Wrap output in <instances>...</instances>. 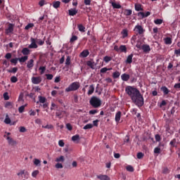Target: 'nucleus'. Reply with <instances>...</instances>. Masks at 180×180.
<instances>
[{"instance_id":"29","label":"nucleus","mask_w":180,"mask_h":180,"mask_svg":"<svg viewBox=\"0 0 180 180\" xmlns=\"http://www.w3.org/2000/svg\"><path fill=\"white\" fill-rule=\"evenodd\" d=\"M120 51H121V53H126L127 51V48H126V46L124 45H121L120 46Z\"/></svg>"},{"instance_id":"56","label":"nucleus","mask_w":180,"mask_h":180,"mask_svg":"<svg viewBox=\"0 0 180 180\" xmlns=\"http://www.w3.org/2000/svg\"><path fill=\"white\" fill-rule=\"evenodd\" d=\"M76 40H78V37L72 36L70 41V43H74V41H75Z\"/></svg>"},{"instance_id":"55","label":"nucleus","mask_w":180,"mask_h":180,"mask_svg":"<svg viewBox=\"0 0 180 180\" xmlns=\"http://www.w3.org/2000/svg\"><path fill=\"white\" fill-rule=\"evenodd\" d=\"M23 98H24L23 93H20V96L18 97L19 102H23Z\"/></svg>"},{"instance_id":"61","label":"nucleus","mask_w":180,"mask_h":180,"mask_svg":"<svg viewBox=\"0 0 180 180\" xmlns=\"http://www.w3.org/2000/svg\"><path fill=\"white\" fill-rule=\"evenodd\" d=\"M58 146H59L60 147H64V146H65L64 141H63V140H60V141H58Z\"/></svg>"},{"instance_id":"26","label":"nucleus","mask_w":180,"mask_h":180,"mask_svg":"<svg viewBox=\"0 0 180 180\" xmlns=\"http://www.w3.org/2000/svg\"><path fill=\"white\" fill-rule=\"evenodd\" d=\"M165 44H172V39L169 37H166L164 39Z\"/></svg>"},{"instance_id":"60","label":"nucleus","mask_w":180,"mask_h":180,"mask_svg":"<svg viewBox=\"0 0 180 180\" xmlns=\"http://www.w3.org/2000/svg\"><path fill=\"white\" fill-rule=\"evenodd\" d=\"M46 79H49V80H51V79H53V75H51V74H46Z\"/></svg>"},{"instance_id":"47","label":"nucleus","mask_w":180,"mask_h":180,"mask_svg":"<svg viewBox=\"0 0 180 180\" xmlns=\"http://www.w3.org/2000/svg\"><path fill=\"white\" fill-rule=\"evenodd\" d=\"M154 23L155 25H161L162 23V19H156L154 20Z\"/></svg>"},{"instance_id":"4","label":"nucleus","mask_w":180,"mask_h":180,"mask_svg":"<svg viewBox=\"0 0 180 180\" xmlns=\"http://www.w3.org/2000/svg\"><path fill=\"white\" fill-rule=\"evenodd\" d=\"M4 137H6L7 141H8V144L9 146H16V144H18V142L16 141H15L13 139H12V137L9 136H6V135H4Z\"/></svg>"},{"instance_id":"20","label":"nucleus","mask_w":180,"mask_h":180,"mask_svg":"<svg viewBox=\"0 0 180 180\" xmlns=\"http://www.w3.org/2000/svg\"><path fill=\"white\" fill-rule=\"evenodd\" d=\"M94 91H95V87L94 86V85L93 84L90 85V86L89 87L88 95H92Z\"/></svg>"},{"instance_id":"27","label":"nucleus","mask_w":180,"mask_h":180,"mask_svg":"<svg viewBox=\"0 0 180 180\" xmlns=\"http://www.w3.org/2000/svg\"><path fill=\"white\" fill-rule=\"evenodd\" d=\"M161 91H162L165 95H168L169 94V90L168 89V88H167V86H162L161 88Z\"/></svg>"},{"instance_id":"58","label":"nucleus","mask_w":180,"mask_h":180,"mask_svg":"<svg viewBox=\"0 0 180 180\" xmlns=\"http://www.w3.org/2000/svg\"><path fill=\"white\" fill-rule=\"evenodd\" d=\"M144 157V154H143V153L140 152V153H138L137 154V158L139 160H141V158Z\"/></svg>"},{"instance_id":"16","label":"nucleus","mask_w":180,"mask_h":180,"mask_svg":"<svg viewBox=\"0 0 180 180\" xmlns=\"http://www.w3.org/2000/svg\"><path fill=\"white\" fill-rule=\"evenodd\" d=\"M78 13V11L75 8H72L69 10V15L70 16H75Z\"/></svg>"},{"instance_id":"34","label":"nucleus","mask_w":180,"mask_h":180,"mask_svg":"<svg viewBox=\"0 0 180 180\" xmlns=\"http://www.w3.org/2000/svg\"><path fill=\"white\" fill-rule=\"evenodd\" d=\"M92 127H94V124H86L83 127V129H84V130H88L89 129H92Z\"/></svg>"},{"instance_id":"15","label":"nucleus","mask_w":180,"mask_h":180,"mask_svg":"<svg viewBox=\"0 0 180 180\" xmlns=\"http://www.w3.org/2000/svg\"><path fill=\"white\" fill-rule=\"evenodd\" d=\"M89 56V51L88 50H84L80 53V57H83V58H85L86 57H88Z\"/></svg>"},{"instance_id":"63","label":"nucleus","mask_w":180,"mask_h":180,"mask_svg":"<svg viewBox=\"0 0 180 180\" xmlns=\"http://www.w3.org/2000/svg\"><path fill=\"white\" fill-rule=\"evenodd\" d=\"M174 54H176V57H179V56H180V49H176L174 51Z\"/></svg>"},{"instance_id":"49","label":"nucleus","mask_w":180,"mask_h":180,"mask_svg":"<svg viewBox=\"0 0 180 180\" xmlns=\"http://www.w3.org/2000/svg\"><path fill=\"white\" fill-rule=\"evenodd\" d=\"M113 78H119L120 77V72H115L112 75Z\"/></svg>"},{"instance_id":"43","label":"nucleus","mask_w":180,"mask_h":180,"mask_svg":"<svg viewBox=\"0 0 180 180\" xmlns=\"http://www.w3.org/2000/svg\"><path fill=\"white\" fill-rule=\"evenodd\" d=\"M4 58L6 59V60H11V58H12V53H7Z\"/></svg>"},{"instance_id":"54","label":"nucleus","mask_w":180,"mask_h":180,"mask_svg":"<svg viewBox=\"0 0 180 180\" xmlns=\"http://www.w3.org/2000/svg\"><path fill=\"white\" fill-rule=\"evenodd\" d=\"M11 81L13 83L18 82V77H16L15 76H13V77H11Z\"/></svg>"},{"instance_id":"62","label":"nucleus","mask_w":180,"mask_h":180,"mask_svg":"<svg viewBox=\"0 0 180 180\" xmlns=\"http://www.w3.org/2000/svg\"><path fill=\"white\" fill-rule=\"evenodd\" d=\"M26 131V128L25 127H20V133H25Z\"/></svg>"},{"instance_id":"23","label":"nucleus","mask_w":180,"mask_h":180,"mask_svg":"<svg viewBox=\"0 0 180 180\" xmlns=\"http://www.w3.org/2000/svg\"><path fill=\"white\" fill-rule=\"evenodd\" d=\"M53 7L55 8V9H57L60 8V5H61V2L57 1H53Z\"/></svg>"},{"instance_id":"12","label":"nucleus","mask_w":180,"mask_h":180,"mask_svg":"<svg viewBox=\"0 0 180 180\" xmlns=\"http://www.w3.org/2000/svg\"><path fill=\"white\" fill-rule=\"evenodd\" d=\"M122 117V112L118 111L115 114V122L116 123H119L120 122V118Z\"/></svg>"},{"instance_id":"32","label":"nucleus","mask_w":180,"mask_h":180,"mask_svg":"<svg viewBox=\"0 0 180 180\" xmlns=\"http://www.w3.org/2000/svg\"><path fill=\"white\" fill-rule=\"evenodd\" d=\"M18 61H19V58H15L10 60L11 63L14 64V65L18 64Z\"/></svg>"},{"instance_id":"57","label":"nucleus","mask_w":180,"mask_h":180,"mask_svg":"<svg viewBox=\"0 0 180 180\" xmlns=\"http://www.w3.org/2000/svg\"><path fill=\"white\" fill-rule=\"evenodd\" d=\"M25 110V105H22L18 108L19 113H23Z\"/></svg>"},{"instance_id":"64","label":"nucleus","mask_w":180,"mask_h":180,"mask_svg":"<svg viewBox=\"0 0 180 180\" xmlns=\"http://www.w3.org/2000/svg\"><path fill=\"white\" fill-rule=\"evenodd\" d=\"M3 64H4V65H5L6 67H9V62H8V60H3Z\"/></svg>"},{"instance_id":"41","label":"nucleus","mask_w":180,"mask_h":180,"mask_svg":"<svg viewBox=\"0 0 180 180\" xmlns=\"http://www.w3.org/2000/svg\"><path fill=\"white\" fill-rule=\"evenodd\" d=\"M37 44H39V46H43L44 44V41L39 39H35Z\"/></svg>"},{"instance_id":"38","label":"nucleus","mask_w":180,"mask_h":180,"mask_svg":"<svg viewBox=\"0 0 180 180\" xmlns=\"http://www.w3.org/2000/svg\"><path fill=\"white\" fill-rule=\"evenodd\" d=\"M64 156L61 155L60 158H57L56 161V162H64Z\"/></svg>"},{"instance_id":"24","label":"nucleus","mask_w":180,"mask_h":180,"mask_svg":"<svg viewBox=\"0 0 180 180\" xmlns=\"http://www.w3.org/2000/svg\"><path fill=\"white\" fill-rule=\"evenodd\" d=\"M72 140L74 141V143H79V135L76 134L72 137Z\"/></svg>"},{"instance_id":"3","label":"nucleus","mask_w":180,"mask_h":180,"mask_svg":"<svg viewBox=\"0 0 180 180\" xmlns=\"http://www.w3.org/2000/svg\"><path fill=\"white\" fill-rule=\"evenodd\" d=\"M89 103L93 108H99L102 105V101L98 97L93 96L90 99Z\"/></svg>"},{"instance_id":"18","label":"nucleus","mask_w":180,"mask_h":180,"mask_svg":"<svg viewBox=\"0 0 180 180\" xmlns=\"http://www.w3.org/2000/svg\"><path fill=\"white\" fill-rule=\"evenodd\" d=\"M127 64H131L133 63V54H130L128 56L126 60Z\"/></svg>"},{"instance_id":"33","label":"nucleus","mask_w":180,"mask_h":180,"mask_svg":"<svg viewBox=\"0 0 180 180\" xmlns=\"http://www.w3.org/2000/svg\"><path fill=\"white\" fill-rule=\"evenodd\" d=\"M77 27L79 32H85V27L82 24H79L77 25Z\"/></svg>"},{"instance_id":"28","label":"nucleus","mask_w":180,"mask_h":180,"mask_svg":"<svg viewBox=\"0 0 180 180\" xmlns=\"http://www.w3.org/2000/svg\"><path fill=\"white\" fill-rule=\"evenodd\" d=\"M121 34H122V39H126V37H127V36H129L127 30H123L122 31Z\"/></svg>"},{"instance_id":"39","label":"nucleus","mask_w":180,"mask_h":180,"mask_svg":"<svg viewBox=\"0 0 180 180\" xmlns=\"http://www.w3.org/2000/svg\"><path fill=\"white\" fill-rule=\"evenodd\" d=\"M103 61H105V63H109V61H112V57H110V56H105L103 58Z\"/></svg>"},{"instance_id":"6","label":"nucleus","mask_w":180,"mask_h":180,"mask_svg":"<svg viewBox=\"0 0 180 180\" xmlns=\"http://www.w3.org/2000/svg\"><path fill=\"white\" fill-rule=\"evenodd\" d=\"M37 42L36 41V39L31 38V44L28 46V49H37Z\"/></svg>"},{"instance_id":"7","label":"nucleus","mask_w":180,"mask_h":180,"mask_svg":"<svg viewBox=\"0 0 180 180\" xmlns=\"http://www.w3.org/2000/svg\"><path fill=\"white\" fill-rule=\"evenodd\" d=\"M32 84H34V85H38V84H40L41 82V77H32Z\"/></svg>"},{"instance_id":"40","label":"nucleus","mask_w":180,"mask_h":180,"mask_svg":"<svg viewBox=\"0 0 180 180\" xmlns=\"http://www.w3.org/2000/svg\"><path fill=\"white\" fill-rule=\"evenodd\" d=\"M71 64V57L67 56L66 60H65V65H70Z\"/></svg>"},{"instance_id":"50","label":"nucleus","mask_w":180,"mask_h":180,"mask_svg":"<svg viewBox=\"0 0 180 180\" xmlns=\"http://www.w3.org/2000/svg\"><path fill=\"white\" fill-rule=\"evenodd\" d=\"M8 72H13V74L18 72V68H13L12 70H8Z\"/></svg>"},{"instance_id":"44","label":"nucleus","mask_w":180,"mask_h":180,"mask_svg":"<svg viewBox=\"0 0 180 180\" xmlns=\"http://www.w3.org/2000/svg\"><path fill=\"white\" fill-rule=\"evenodd\" d=\"M42 128L43 129H54V127L52 124H47L46 126L43 125Z\"/></svg>"},{"instance_id":"53","label":"nucleus","mask_w":180,"mask_h":180,"mask_svg":"<svg viewBox=\"0 0 180 180\" xmlns=\"http://www.w3.org/2000/svg\"><path fill=\"white\" fill-rule=\"evenodd\" d=\"M127 171H129V172H133V171H134V168L130 165H128L127 167Z\"/></svg>"},{"instance_id":"11","label":"nucleus","mask_w":180,"mask_h":180,"mask_svg":"<svg viewBox=\"0 0 180 180\" xmlns=\"http://www.w3.org/2000/svg\"><path fill=\"white\" fill-rule=\"evenodd\" d=\"M34 67V60L30 59L27 63V68H29L30 70H32Z\"/></svg>"},{"instance_id":"25","label":"nucleus","mask_w":180,"mask_h":180,"mask_svg":"<svg viewBox=\"0 0 180 180\" xmlns=\"http://www.w3.org/2000/svg\"><path fill=\"white\" fill-rule=\"evenodd\" d=\"M135 11L137 12H140V11H143V7H141V4H135Z\"/></svg>"},{"instance_id":"59","label":"nucleus","mask_w":180,"mask_h":180,"mask_svg":"<svg viewBox=\"0 0 180 180\" xmlns=\"http://www.w3.org/2000/svg\"><path fill=\"white\" fill-rule=\"evenodd\" d=\"M136 47H137V49H141V47H143V45H141V42L137 41Z\"/></svg>"},{"instance_id":"45","label":"nucleus","mask_w":180,"mask_h":180,"mask_svg":"<svg viewBox=\"0 0 180 180\" xmlns=\"http://www.w3.org/2000/svg\"><path fill=\"white\" fill-rule=\"evenodd\" d=\"M110 70H112V68L108 69L107 68H103L101 69L100 72L105 73L106 71H110Z\"/></svg>"},{"instance_id":"42","label":"nucleus","mask_w":180,"mask_h":180,"mask_svg":"<svg viewBox=\"0 0 180 180\" xmlns=\"http://www.w3.org/2000/svg\"><path fill=\"white\" fill-rule=\"evenodd\" d=\"M34 26V24L29 23L27 25L25 26V30H29V29H31V27H33Z\"/></svg>"},{"instance_id":"37","label":"nucleus","mask_w":180,"mask_h":180,"mask_svg":"<svg viewBox=\"0 0 180 180\" xmlns=\"http://www.w3.org/2000/svg\"><path fill=\"white\" fill-rule=\"evenodd\" d=\"M131 13H133V11L131 10L127 9L124 11V15L126 16H130L131 15Z\"/></svg>"},{"instance_id":"36","label":"nucleus","mask_w":180,"mask_h":180,"mask_svg":"<svg viewBox=\"0 0 180 180\" xmlns=\"http://www.w3.org/2000/svg\"><path fill=\"white\" fill-rule=\"evenodd\" d=\"M5 108H7L8 109H12V103L9 101L6 102Z\"/></svg>"},{"instance_id":"14","label":"nucleus","mask_w":180,"mask_h":180,"mask_svg":"<svg viewBox=\"0 0 180 180\" xmlns=\"http://www.w3.org/2000/svg\"><path fill=\"white\" fill-rule=\"evenodd\" d=\"M97 178L101 180H110V178L108 175H97Z\"/></svg>"},{"instance_id":"9","label":"nucleus","mask_w":180,"mask_h":180,"mask_svg":"<svg viewBox=\"0 0 180 180\" xmlns=\"http://www.w3.org/2000/svg\"><path fill=\"white\" fill-rule=\"evenodd\" d=\"M12 33H13V25L8 24V26L6 30V34H12Z\"/></svg>"},{"instance_id":"17","label":"nucleus","mask_w":180,"mask_h":180,"mask_svg":"<svg viewBox=\"0 0 180 180\" xmlns=\"http://www.w3.org/2000/svg\"><path fill=\"white\" fill-rule=\"evenodd\" d=\"M121 79H122V81H127L128 79H130V75H128V74H125V73H124V74H122V75H121Z\"/></svg>"},{"instance_id":"22","label":"nucleus","mask_w":180,"mask_h":180,"mask_svg":"<svg viewBox=\"0 0 180 180\" xmlns=\"http://www.w3.org/2000/svg\"><path fill=\"white\" fill-rule=\"evenodd\" d=\"M22 53L23 54V56H29V54H30V50H29V49L27 48H24L22 50Z\"/></svg>"},{"instance_id":"8","label":"nucleus","mask_w":180,"mask_h":180,"mask_svg":"<svg viewBox=\"0 0 180 180\" xmlns=\"http://www.w3.org/2000/svg\"><path fill=\"white\" fill-rule=\"evenodd\" d=\"M134 32L139 33V34H143L144 33V29L141 25H136L134 28Z\"/></svg>"},{"instance_id":"5","label":"nucleus","mask_w":180,"mask_h":180,"mask_svg":"<svg viewBox=\"0 0 180 180\" xmlns=\"http://www.w3.org/2000/svg\"><path fill=\"white\" fill-rule=\"evenodd\" d=\"M18 176H23L25 179L29 178V172L26 170H20V172L17 174Z\"/></svg>"},{"instance_id":"13","label":"nucleus","mask_w":180,"mask_h":180,"mask_svg":"<svg viewBox=\"0 0 180 180\" xmlns=\"http://www.w3.org/2000/svg\"><path fill=\"white\" fill-rule=\"evenodd\" d=\"M110 4H111L113 9H120L122 8V6L119 4H116L113 1H110Z\"/></svg>"},{"instance_id":"51","label":"nucleus","mask_w":180,"mask_h":180,"mask_svg":"<svg viewBox=\"0 0 180 180\" xmlns=\"http://www.w3.org/2000/svg\"><path fill=\"white\" fill-rule=\"evenodd\" d=\"M37 175H39V170H35L32 173V176H33V178H36Z\"/></svg>"},{"instance_id":"21","label":"nucleus","mask_w":180,"mask_h":180,"mask_svg":"<svg viewBox=\"0 0 180 180\" xmlns=\"http://www.w3.org/2000/svg\"><path fill=\"white\" fill-rule=\"evenodd\" d=\"M27 58H29V57L27 56H25L21 58H18V61L21 63H26V61H27Z\"/></svg>"},{"instance_id":"19","label":"nucleus","mask_w":180,"mask_h":180,"mask_svg":"<svg viewBox=\"0 0 180 180\" xmlns=\"http://www.w3.org/2000/svg\"><path fill=\"white\" fill-rule=\"evenodd\" d=\"M38 98H39V101H37V103H39H39H46V97L39 96Z\"/></svg>"},{"instance_id":"52","label":"nucleus","mask_w":180,"mask_h":180,"mask_svg":"<svg viewBox=\"0 0 180 180\" xmlns=\"http://www.w3.org/2000/svg\"><path fill=\"white\" fill-rule=\"evenodd\" d=\"M179 82L177 84H175L174 86V89H180V77L179 79Z\"/></svg>"},{"instance_id":"1","label":"nucleus","mask_w":180,"mask_h":180,"mask_svg":"<svg viewBox=\"0 0 180 180\" xmlns=\"http://www.w3.org/2000/svg\"><path fill=\"white\" fill-rule=\"evenodd\" d=\"M125 92L131 98L132 102L139 108L144 105V98L139 89L131 86H127L125 88Z\"/></svg>"},{"instance_id":"30","label":"nucleus","mask_w":180,"mask_h":180,"mask_svg":"<svg viewBox=\"0 0 180 180\" xmlns=\"http://www.w3.org/2000/svg\"><path fill=\"white\" fill-rule=\"evenodd\" d=\"M64 113V111H57L56 112V117H58L59 119H61L63 117V114Z\"/></svg>"},{"instance_id":"48","label":"nucleus","mask_w":180,"mask_h":180,"mask_svg":"<svg viewBox=\"0 0 180 180\" xmlns=\"http://www.w3.org/2000/svg\"><path fill=\"white\" fill-rule=\"evenodd\" d=\"M40 162H41V161H40V160H39V159H34V165H36L37 167H39V165H40Z\"/></svg>"},{"instance_id":"35","label":"nucleus","mask_w":180,"mask_h":180,"mask_svg":"<svg viewBox=\"0 0 180 180\" xmlns=\"http://www.w3.org/2000/svg\"><path fill=\"white\" fill-rule=\"evenodd\" d=\"M94 63L92 62L91 60H89V61H87V63H86V65H88V67H90V68H91L92 70L94 69Z\"/></svg>"},{"instance_id":"10","label":"nucleus","mask_w":180,"mask_h":180,"mask_svg":"<svg viewBox=\"0 0 180 180\" xmlns=\"http://www.w3.org/2000/svg\"><path fill=\"white\" fill-rule=\"evenodd\" d=\"M141 49L144 53H150V51H151V48H150V45L147 44L142 45Z\"/></svg>"},{"instance_id":"46","label":"nucleus","mask_w":180,"mask_h":180,"mask_svg":"<svg viewBox=\"0 0 180 180\" xmlns=\"http://www.w3.org/2000/svg\"><path fill=\"white\" fill-rule=\"evenodd\" d=\"M154 153L155 154H160L161 153V148L160 147L155 148Z\"/></svg>"},{"instance_id":"2","label":"nucleus","mask_w":180,"mask_h":180,"mask_svg":"<svg viewBox=\"0 0 180 180\" xmlns=\"http://www.w3.org/2000/svg\"><path fill=\"white\" fill-rule=\"evenodd\" d=\"M81 86V84L79 82H75L70 84L68 88L65 89V92H72L74 91H78L79 89V87Z\"/></svg>"},{"instance_id":"31","label":"nucleus","mask_w":180,"mask_h":180,"mask_svg":"<svg viewBox=\"0 0 180 180\" xmlns=\"http://www.w3.org/2000/svg\"><path fill=\"white\" fill-rule=\"evenodd\" d=\"M4 123H6V124H11V118H9V115H8V114L6 115Z\"/></svg>"}]
</instances>
